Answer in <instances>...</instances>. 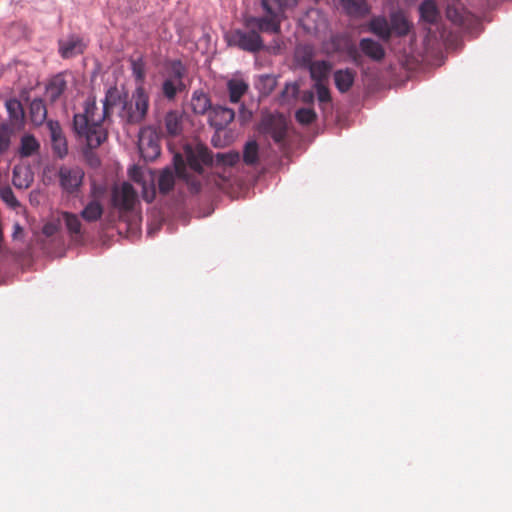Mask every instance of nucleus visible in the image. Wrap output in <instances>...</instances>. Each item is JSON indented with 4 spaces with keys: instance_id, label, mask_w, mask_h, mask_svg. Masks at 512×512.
<instances>
[{
    "instance_id": "nucleus-27",
    "label": "nucleus",
    "mask_w": 512,
    "mask_h": 512,
    "mask_svg": "<svg viewBox=\"0 0 512 512\" xmlns=\"http://www.w3.org/2000/svg\"><path fill=\"white\" fill-rule=\"evenodd\" d=\"M418 12L420 13L421 19L430 24L436 23L440 17L437 5L433 0H425L418 7Z\"/></svg>"
},
{
    "instance_id": "nucleus-43",
    "label": "nucleus",
    "mask_w": 512,
    "mask_h": 512,
    "mask_svg": "<svg viewBox=\"0 0 512 512\" xmlns=\"http://www.w3.org/2000/svg\"><path fill=\"white\" fill-rule=\"evenodd\" d=\"M362 52L359 49V47L355 45H351L347 48V55L350 58V60L356 65V66H362L363 64V57Z\"/></svg>"
},
{
    "instance_id": "nucleus-15",
    "label": "nucleus",
    "mask_w": 512,
    "mask_h": 512,
    "mask_svg": "<svg viewBox=\"0 0 512 512\" xmlns=\"http://www.w3.org/2000/svg\"><path fill=\"white\" fill-rule=\"evenodd\" d=\"M389 20L392 29V36H406L412 28V23L408 20L403 11L392 12L389 16Z\"/></svg>"
},
{
    "instance_id": "nucleus-37",
    "label": "nucleus",
    "mask_w": 512,
    "mask_h": 512,
    "mask_svg": "<svg viewBox=\"0 0 512 512\" xmlns=\"http://www.w3.org/2000/svg\"><path fill=\"white\" fill-rule=\"evenodd\" d=\"M186 73V69L181 61L175 60L170 63L169 77L167 79H173L178 83H183V77Z\"/></svg>"
},
{
    "instance_id": "nucleus-16",
    "label": "nucleus",
    "mask_w": 512,
    "mask_h": 512,
    "mask_svg": "<svg viewBox=\"0 0 512 512\" xmlns=\"http://www.w3.org/2000/svg\"><path fill=\"white\" fill-rule=\"evenodd\" d=\"M67 89L63 74L53 76L46 85V96L51 103L56 102Z\"/></svg>"
},
{
    "instance_id": "nucleus-26",
    "label": "nucleus",
    "mask_w": 512,
    "mask_h": 512,
    "mask_svg": "<svg viewBox=\"0 0 512 512\" xmlns=\"http://www.w3.org/2000/svg\"><path fill=\"white\" fill-rule=\"evenodd\" d=\"M332 65L326 60L313 61L307 68L315 82H323L329 75Z\"/></svg>"
},
{
    "instance_id": "nucleus-23",
    "label": "nucleus",
    "mask_w": 512,
    "mask_h": 512,
    "mask_svg": "<svg viewBox=\"0 0 512 512\" xmlns=\"http://www.w3.org/2000/svg\"><path fill=\"white\" fill-rule=\"evenodd\" d=\"M29 114L34 125H42L47 118V108L44 101L40 98L33 99L30 103Z\"/></svg>"
},
{
    "instance_id": "nucleus-34",
    "label": "nucleus",
    "mask_w": 512,
    "mask_h": 512,
    "mask_svg": "<svg viewBox=\"0 0 512 512\" xmlns=\"http://www.w3.org/2000/svg\"><path fill=\"white\" fill-rule=\"evenodd\" d=\"M259 147L256 141H249L245 144L243 150V161L247 165H254L258 162Z\"/></svg>"
},
{
    "instance_id": "nucleus-45",
    "label": "nucleus",
    "mask_w": 512,
    "mask_h": 512,
    "mask_svg": "<svg viewBox=\"0 0 512 512\" xmlns=\"http://www.w3.org/2000/svg\"><path fill=\"white\" fill-rule=\"evenodd\" d=\"M424 45L425 46H430L433 50L436 49L438 50V41H437V38L436 36H433V37H427L425 40H424Z\"/></svg>"
},
{
    "instance_id": "nucleus-35",
    "label": "nucleus",
    "mask_w": 512,
    "mask_h": 512,
    "mask_svg": "<svg viewBox=\"0 0 512 512\" xmlns=\"http://www.w3.org/2000/svg\"><path fill=\"white\" fill-rule=\"evenodd\" d=\"M184 88V83H178L173 79H165L162 83V93L168 100H173Z\"/></svg>"
},
{
    "instance_id": "nucleus-36",
    "label": "nucleus",
    "mask_w": 512,
    "mask_h": 512,
    "mask_svg": "<svg viewBox=\"0 0 512 512\" xmlns=\"http://www.w3.org/2000/svg\"><path fill=\"white\" fill-rule=\"evenodd\" d=\"M240 155L238 152L230 151L227 153H217L215 156V162L220 166L232 167L238 163Z\"/></svg>"
},
{
    "instance_id": "nucleus-14",
    "label": "nucleus",
    "mask_w": 512,
    "mask_h": 512,
    "mask_svg": "<svg viewBox=\"0 0 512 512\" xmlns=\"http://www.w3.org/2000/svg\"><path fill=\"white\" fill-rule=\"evenodd\" d=\"M59 216L61 219V223H64L65 228L71 239L79 240L83 237L82 223L77 214L67 211H61L59 213Z\"/></svg>"
},
{
    "instance_id": "nucleus-42",
    "label": "nucleus",
    "mask_w": 512,
    "mask_h": 512,
    "mask_svg": "<svg viewBox=\"0 0 512 512\" xmlns=\"http://www.w3.org/2000/svg\"><path fill=\"white\" fill-rule=\"evenodd\" d=\"M315 89L317 98L321 103H329L331 101V95L328 87L323 82H316Z\"/></svg>"
},
{
    "instance_id": "nucleus-33",
    "label": "nucleus",
    "mask_w": 512,
    "mask_h": 512,
    "mask_svg": "<svg viewBox=\"0 0 512 512\" xmlns=\"http://www.w3.org/2000/svg\"><path fill=\"white\" fill-rule=\"evenodd\" d=\"M15 133L13 124L2 123L0 124V153H5L11 144V137Z\"/></svg>"
},
{
    "instance_id": "nucleus-2",
    "label": "nucleus",
    "mask_w": 512,
    "mask_h": 512,
    "mask_svg": "<svg viewBox=\"0 0 512 512\" xmlns=\"http://www.w3.org/2000/svg\"><path fill=\"white\" fill-rule=\"evenodd\" d=\"M212 152L201 143H187L182 153H175L173 163L176 175L184 179L192 193H198L202 187L204 167L213 163Z\"/></svg>"
},
{
    "instance_id": "nucleus-8",
    "label": "nucleus",
    "mask_w": 512,
    "mask_h": 512,
    "mask_svg": "<svg viewBox=\"0 0 512 512\" xmlns=\"http://www.w3.org/2000/svg\"><path fill=\"white\" fill-rule=\"evenodd\" d=\"M138 146L142 157L146 161H154L160 155L158 138L150 128L141 129Z\"/></svg>"
},
{
    "instance_id": "nucleus-19",
    "label": "nucleus",
    "mask_w": 512,
    "mask_h": 512,
    "mask_svg": "<svg viewBox=\"0 0 512 512\" xmlns=\"http://www.w3.org/2000/svg\"><path fill=\"white\" fill-rule=\"evenodd\" d=\"M356 72L352 69H340L334 72V82L336 88L345 93L350 90L355 81Z\"/></svg>"
},
{
    "instance_id": "nucleus-7",
    "label": "nucleus",
    "mask_w": 512,
    "mask_h": 512,
    "mask_svg": "<svg viewBox=\"0 0 512 512\" xmlns=\"http://www.w3.org/2000/svg\"><path fill=\"white\" fill-rule=\"evenodd\" d=\"M111 201L121 212L132 211L137 202V192L130 183L124 182L120 188L113 189Z\"/></svg>"
},
{
    "instance_id": "nucleus-21",
    "label": "nucleus",
    "mask_w": 512,
    "mask_h": 512,
    "mask_svg": "<svg viewBox=\"0 0 512 512\" xmlns=\"http://www.w3.org/2000/svg\"><path fill=\"white\" fill-rule=\"evenodd\" d=\"M40 142L32 134H24L20 139L18 154L21 158H28L38 154Z\"/></svg>"
},
{
    "instance_id": "nucleus-10",
    "label": "nucleus",
    "mask_w": 512,
    "mask_h": 512,
    "mask_svg": "<svg viewBox=\"0 0 512 512\" xmlns=\"http://www.w3.org/2000/svg\"><path fill=\"white\" fill-rule=\"evenodd\" d=\"M47 128L49 130L54 155L63 159L68 154V144L60 123L58 121L48 120Z\"/></svg>"
},
{
    "instance_id": "nucleus-30",
    "label": "nucleus",
    "mask_w": 512,
    "mask_h": 512,
    "mask_svg": "<svg viewBox=\"0 0 512 512\" xmlns=\"http://www.w3.org/2000/svg\"><path fill=\"white\" fill-rule=\"evenodd\" d=\"M175 185V174L170 168L163 169L158 177V189L161 194H168Z\"/></svg>"
},
{
    "instance_id": "nucleus-25",
    "label": "nucleus",
    "mask_w": 512,
    "mask_h": 512,
    "mask_svg": "<svg viewBox=\"0 0 512 512\" xmlns=\"http://www.w3.org/2000/svg\"><path fill=\"white\" fill-rule=\"evenodd\" d=\"M314 56V48L310 45H299L295 49V62L301 68L307 69L312 64Z\"/></svg>"
},
{
    "instance_id": "nucleus-12",
    "label": "nucleus",
    "mask_w": 512,
    "mask_h": 512,
    "mask_svg": "<svg viewBox=\"0 0 512 512\" xmlns=\"http://www.w3.org/2000/svg\"><path fill=\"white\" fill-rule=\"evenodd\" d=\"M359 49L374 62H381L386 55L384 47L372 38H362L359 41Z\"/></svg>"
},
{
    "instance_id": "nucleus-49",
    "label": "nucleus",
    "mask_w": 512,
    "mask_h": 512,
    "mask_svg": "<svg viewBox=\"0 0 512 512\" xmlns=\"http://www.w3.org/2000/svg\"><path fill=\"white\" fill-rule=\"evenodd\" d=\"M447 14H448V17H451V11L450 10L447 11Z\"/></svg>"
},
{
    "instance_id": "nucleus-22",
    "label": "nucleus",
    "mask_w": 512,
    "mask_h": 512,
    "mask_svg": "<svg viewBox=\"0 0 512 512\" xmlns=\"http://www.w3.org/2000/svg\"><path fill=\"white\" fill-rule=\"evenodd\" d=\"M341 5L353 17H364L370 13V7L365 0H341Z\"/></svg>"
},
{
    "instance_id": "nucleus-6",
    "label": "nucleus",
    "mask_w": 512,
    "mask_h": 512,
    "mask_svg": "<svg viewBox=\"0 0 512 512\" xmlns=\"http://www.w3.org/2000/svg\"><path fill=\"white\" fill-rule=\"evenodd\" d=\"M84 175V171L77 166H61L58 171L59 185L65 193L75 195L83 184Z\"/></svg>"
},
{
    "instance_id": "nucleus-39",
    "label": "nucleus",
    "mask_w": 512,
    "mask_h": 512,
    "mask_svg": "<svg viewBox=\"0 0 512 512\" xmlns=\"http://www.w3.org/2000/svg\"><path fill=\"white\" fill-rule=\"evenodd\" d=\"M299 92V86L297 83H287L280 94L281 103H288L295 99Z\"/></svg>"
},
{
    "instance_id": "nucleus-29",
    "label": "nucleus",
    "mask_w": 512,
    "mask_h": 512,
    "mask_svg": "<svg viewBox=\"0 0 512 512\" xmlns=\"http://www.w3.org/2000/svg\"><path fill=\"white\" fill-rule=\"evenodd\" d=\"M9 118L11 120L10 124H13V127L16 124L23 123L24 119V110L22 104L17 99H9L5 103Z\"/></svg>"
},
{
    "instance_id": "nucleus-13",
    "label": "nucleus",
    "mask_w": 512,
    "mask_h": 512,
    "mask_svg": "<svg viewBox=\"0 0 512 512\" xmlns=\"http://www.w3.org/2000/svg\"><path fill=\"white\" fill-rule=\"evenodd\" d=\"M368 30L384 42L390 41L392 29L390 20L384 16H374L368 23Z\"/></svg>"
},
{
    "instance_id": "nucleus-11",
    "label": "nucleus",
    "mask_w": 512,
    "mask_h": 512,
    "mask_svg": "<svg viewBox=\"0 0 512 512\" xmlns=\"http://www.w3.org/2000/svg\"><path fill=\"white\" fill-rule=\"evenodd\" d=\"M235 118L233 109L225 106H213L209 111L208 121L217 131L226 128Z\"/></svg>"
},
{
    "instance_id": "nucleus-41",
    "label": "nucleus",
    "mask_w": 512,
    "mask_h": 512,
    "mask_svg": "<svg viewBox=\"0 0 512 512\" xmlns=\"http://www.w3.org/2000/svg\"><path fill=\"white\" fill-rule=\"evenodd\" d=\"M61 227V219L60 216L57 217V219L47 222L43 228L42 232L46 237H52L56 233L59 232Z\"/></svg>"
},
{
    "instance_id": "nucleus-40",
    "label": "nucleus",
    "mask_w": 512,
    "mask_h": 512,
    "mask_svg": "<svg viewBox=\"0 0 512 512\" xmlns=\"http://www.w3.org/2000/svg\"><path fill=\"white\" fill-rule=\"evenodd\" d=\"M12 181H13V184L15 187L28 188L32 181V177L28 173V171H25V177H22L21 169H19L18 167H15L13 169V180Z\"/></svg>"
},
{
    "instance_id": "nucleus-46",
    "label": "nucleus",
    "mask_w": 512,
    "mask_h": 512,
    "mask_svg": "<svg viewBox=\"0 0 512 512\" xmlns=\"http://www.w3.org/2000/svg\"><path fill=\"white\" fill-rule=\"evenodd\" d=\"M251 117V113L246 111L245 106L241 105L239 112V119L243 122L247 121Z\"/></svg>"
},
{
    "instance_id": "nucleus-28",
    "label": "nucleus",
    "mask_w": 512,
    "mask_h": 512,
    "mask_svg": "<svg viewBox=\"0 0 512 512\" xmlns=\"http://www.w3.org/2000/svg\"><path fill=\"white\" fill-rule=\"evenodd\" d=\"M104 213L103 205L99 200L93 199L81 211V217L87 222L98 221Z\"/></svg>"
},
{
    "instance_id": "nucleus-24",
    "label": "nucleus",
    "mask_w": 512,
    "mask_h": 512,
    "mask_svg": "<svg viewBox=\"0 0 512 512\" xmlns=\"http://www.w3.org/2000/svg\"><path fill=\"white\" fill-rule=\"evenodd\" d=\"M191 108L195 114L203 115L211 110V102L207 94L203 91L196 90L193 92L190 102Z\"/></svg>"
},
{
    "instance_id": "nucleus-5",
    "label": "nucleus",
    "mask_w": 512,
    "mask_h": 512,
    "mask_svg": "<svg viewBox=\"0 0 512 512\" xmlns=\"http://www.w3.org/2000/svg\"><path fill=\"white\" fill-rule=\"evenodd\" d=\"M244 26L247 30L235 29L227 35L228 44L250 53L261 51L264 48V41L258 26H248L247 17L244 19Z\"/></svg>"
},
{
    "instance_id": "nucleus-38",
    "label": "nucleus",
    "mask_w": 512,
    "mask_h": 512,
    "mask_svg": "<svg viewBox=\"0 0 512 512\" xmlns=\"http://www.w3.org/2000/svg\"><path fill=\"white\" fill-rule=\"evenodd\" d=\"M296 120L302 125L313 123L316 118V112L312 108H300L295 113Z\"/></svg>"
},
{
    "instance_id": "nucleus-20",
    "label": "nucleus",
    "mask_w": 512,
    "mask_h": 512,
    "mask_svg": "<svg viewBox=\"0 0 512 512\" xmlns=\"http://www.w3.org/2000/svg\"><path fill=\"white\" fill-rule=\"evenodd\" d=\"M84 51V44L78 37H71L68 40L59 42V52L63 58H71Z\"/></svg>"
},
{
    "instance_id": "nucleus-4",
    "label": "nucleus",
    "mask_w": 512,
    "mask_h": 512,
    "mask_svg": "<svg viewBox=\"0 0 512 512\" xmlns=\"http://www.w3.org/2000/svg\"><path fill=\"white\" fill-rule=\"evenodd\" d=\"M296 0H262V7L266 12L264 17H247V25L250 27L258 26L259 31L265 33L277 34L280 32L281 21L283 19L284 8L294 5Z\"/></svg>"
},
{
    "instance_id": "nucleus-17",
    "label": "nucleus",
    "mask_w": 512,
    "mask_h": 512,
    "mask_svg": "<svg viewBox=\"0 0 512 512\" xmlns=\"http://www.w3.org/2000/svg\"><path fill=\"white\" fill-rule=\"evenodd\" d=\"M164 126L167 135L179 136L183 131V115L177 110H171L164 117Z\"/></svg>"
},
{
    "instance_id": "nucleus-48",
    "label": "nucleus",
    "mask_w": 512,
    "mask_h": 512,
    "mask_svg": "<svg viewBox=\"0 0 512 512\" xmlns=\"http://www.w3.org/2000/svg\"><path fill=\"white\" fill-rule=\"evenodd\" d=\"M22 227L19 224H15L13 237L16 238L18 233H22Z\"/></svg>"
},
{
    "instance_id": "nucleus-3",
    "label": "nucleus",
    "mask_w": 512,
    "mask_h": 512,
    "mask_svg": "<svg viewBox=\"0 0 512 512\" xmlns=\"http://www.w3.org/2000/svg\"><path fill=\"white\" fill-rule=\"evenodd\" d=\"M150 95L144 85H137L131 96L127 95L123 106L118 110V117L124 124H141L149 111Z\"/></svg>"
},
{
    "instance_id": "nucleus-32",
    "label": "nucleus",
    "mask_w": 512,
    "mask_h": 512,
    "mask_svg": "<svg viewBox=\"0 0 512 512\" xmlns=\"http://www.w3.org/2000/svg\"><path fill=\"white\" fill-rule=\"evenodd\" d=\"M132 70V75L134 76L138 85H143V82L146 77V65L142 56L137 58H131L129 60Z\"/></svg>"
},
{
    "instance_id": "nucleus-47",
    "label": "nucleus",
    "mask_w": 512,
    "mask_h": 512,
    "mask_svg": "<svg viewBox=\"0 0 512 512\" xmlns=\"http://www.w3.org/2000/svg\"><path fill=\"white\" fill-rule=\"evenodd\" d=\"M143 198L147 202H152L155 198V190L152 188L151 192H147L146 190L143 193Z\"/></svg>"
},
{
    "instance_id": "nucleus-9",
    "label": "nucleus",
    "mask_w": 512,
    "mask_h": 512,
    "mask_svg": "<svg viewBox=\"0 0 512 512\" xmlns=\"http://www.w3.org/2000/svg\"><path fill=\"white\" fill-rule=\"evenodd\" d=\"M263 133L269 135L275 143L282 145L287 135V124L282 116H268L261 123Z\"/></svg>"
},
{
    "instance_id": "nucleus-18",
    "label": "nucleus",
    "mask_w": 512,
    "mask_h": 512,
    "mask_svg": "<svg viewBox=\"0 0 512 512\" xmlns=\"http://www.w3.org/2000/svg\"><path fill=\"white\" fill-rule=\"evenodd\" d=\"M226 86L229 101L231 103H238L249 90V84L239 78H232L228 80Z\"/></svg>"
},
{
    "instance_id": "nucleus-44",
    "label": "nucleus",
    "mask_w": 512,
    "mask_h": 512,
    "mask_svg": "<svg viewBox=\"0 0 512 512\" xmlns=\"http://www.w3.org/2000/svg\"><path fill=\"white\" fill-rule=\"evenodd\" d=\"M1 198L9 205L15 207L18 205V201L10 188L3 189L1 191Z\"/></svg>"
},
{
    "instance_id": "nucleus-1",
    "label": "nucleus",
    "mask_w": 512,
    "mask_h": 512,
    "mask_svg": "<svg viewBox=\"0 0 512 512\" xmlns=\"http://www.w3.org/2000/svg\"><path fill=\"white\" fill-rule=\"evenodd\" d=\"M127 93L120 90L116 85L106 90L103 100V108L99 111L96 104V97L89 96L84 102V112L77 113L73 118L74 132L86 139L87 145L95 149L107 139V130L103 123L110 119L111 110L114 107H122L127 99Z\"/></svg>"
},
{
    "instance_id": "nucleus-31",
    "label": "nucleus",
    "mask_w": 512,
    "mask_h": 512,
    "mask_svg": "<svg viewBox=\"0 0 512 512\" xmlns=\"http://www.w3.org/2000/svg\"><path fill=\"white\" fill-rule=\"evenodd\" d=\"M277 86V78L274 75H260L255 83V88L261 95L268 96Z\"/></svg>"
}]
</instances>
